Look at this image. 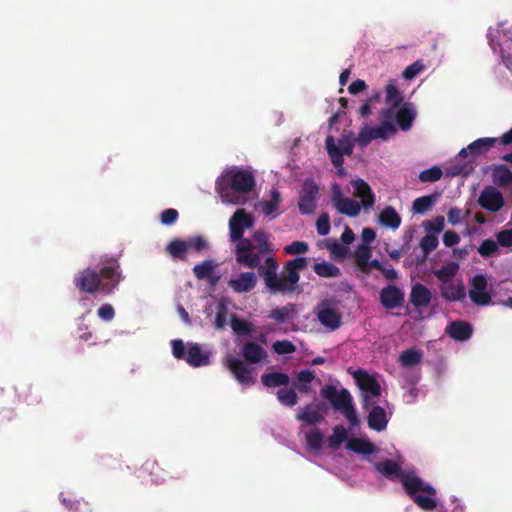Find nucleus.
<instances>
[{
  "instance_id": "f257e3e1",
  "label": "nucleus",
  "mask_w": 512,
  "mask_h": 512,
  "mask_svg": "<svg viewBox=\"0 0 512 512\" xmlns=\"http://www.w3.org/2000/svg\"><path fill=\"white\" fill-rule=\"evenodd\" d=\"M376 470L390 480L399 479L403 485L406 494L422 510L432 511L437 507L435 499L436 489L425 483L419 476L413 472L406 473L402 470L399 463L392 459H386L383 462L375 464Z\"/></svg>"
},
{
  "instance_id": "f03ea898",
  "label": "nucleus",
  "mask_w": 512,
  "mask_h": 512,
  "mask_svg": "<svg viewBox=\"0 0 512 512\" xmlns=\"http://www.w3.org/2000/svg\"><path fill=\"white\" fill-rule=\"evenodd\" d=\"M99 271L86 268L73 277V284L82 293L111 295L123 279L120 263L114 257L101 258Z\"/></svg>"
},
{
  "instance_id": "7ed1b4c3",
  "label": "nucleus",
  "mask_w": 512,
  "mask_h": 512,
  "mask_svg": "<svg viewBox=\"0 0 512 512\" xmlns=\"http://www.w3.org/2000/svg\"><path fill=\"white\" fill-rule=\"evenodd\" d=\"M308 264L306 257H297L289 260L284 265L285 274L279 276L277 271L279 264L275 256H269L263 267H259V275L263 278L266 287L271 293H291L297 288L300 279V271Z\"/></svg>"
},
{
  "instance_id": "20e7f679",
  "label": "nucleus",
  "mask_w": 512,
  "mask_h": 512,
  "mask_svg": "<svg viewBox=\"0 0 512 512\" xmlns=\"http://www.w3.org/2000/svg\"><path fill=\"white\" fill-rule=\"evenodd\" d=\"M254 218L244 209H237L229 220L230 239L235 242L236 262H248L246 253L250 248V239L243 237L246 229L252 228Z\"/></svg>"
},
{
  "instance_id": "39448f33",
  "label": "nucleus",
  "mask_w": 512,
  "mask_h": 512,
  "mask_svg": "<svg viewBox=\"0 0 512 512\" xmlns=\"http://www.w3.org/2000/svg\"><path fill=\"white\" fill-rule=\"evenodd\" d=\"M416 117V106L406 101L397 108H383L378 115V126L364 124L362 128H411Z\"/></svg>"
},
{
  "instance_id": "423d86ee",
  "label": "nucleus",
  "mask_w": 512,
  "mask_h": 512,
  "mask_svg": "<svg viewBox=\"0 0 512 512\" xmlns=\"http://www.w3.org/2000/svg\"><path fill=\"white\" fill-rule=\"evenodd\" d=\"M320 395L327 399L335 410L343 413L352 426L359 424L352 396L347 389L342 388L341 390H337L333 385H325L320 390Z\"/></svg>"
},
{
  "instance_id": "0eeeda50",
  "label": "nucleus",
  "mask_w": 512,
  "mask_h": 512,
  "mask_svg": "<svg viewBox=\"0 0 512 512\" xmlns=\"http://www.w3.org/2000/svg\"><path fill=\"white\" fill-rule=\"evenodd\" d=\"M252 237L256 244L250 240V248L244 253L248 258V262L237 263L250 269H257L259 272V267H263L266 258L274 256L273 248L272 243L269 241V236L265 231L257 230L253 233Z\"/></svg>"
},
{
  "instance_id": "6e6552de",
  "label": "nucleus",
  "mask_w": 512,
  "mask_h": 512,
  "mask_svg": "<svg viewBox=\"0 0 512 512\" xmlns=\"http://www.w3.org/2000/svg\"><path fill=\"white\" fill-rule=\"evenodd\" d=\"M224 178L229 182V186L219 184V192L223 198H229L231 191L248 193L255 186L254 176L246 170L233 169L227 172ZM227 200L232 201L231 199Z\"/></svg>"
},
{
  "instance_id": "1a4fd4ad",
  "label": "nucleus",
  "mask_w": 512,
  "mask_h": 512,
  "mask_svg": "<svg viewBox=\"0 0 512 512\" xmlns=\"http://www.w3.org/2000/svg\"><path fill=\"white\" fill-rule=\"evenodd\" d=\"M325 147L332 164L339 168V174H342L344 156H350L353 153L354 139L347 135H342L340 138L329 135L325 140Z\"/></svg>"
},
{
  "instance_id": "9d476101",
  "label": "nucleus",
  "mask_w": 512,
  "mask_h": 512,
  "mask_svg": "<svg viewBox=\"0 0 512 512\" xmlns=\"http://www.w3.org/2000/svg\"><path fill=\"white\" fill-rule=\"evenodd\" d=\"M339 303L340 301L334 297L323 299L318 303L316 308L317 319L325 328L336 330L341 326V313L334 308Z\"/></svg>"
},
{
  "instance_id": "9b49d317",
  "label": "nucleus",
  "mask_w": 512,
  "mask_h": 512,
  "mask_svg": "<svg viewBox=\"0 0 512 512\" xmlns=\"http://www.w3.org/2000/svg\"><path fill=\"white\" fill-rule=\"evenodd\" d=\"M353 376L357 385L364 393L363 406L367 408V406L371 404L370 397L374 398L380 396L381 387L378 381L364 370H357Z\"/></svg>"
},
{
  "instance_id": "f8f14e48",
  "label": "nucleus",
  "mask_w": 512,
  "mask_h": 512,
  "mask_svg": "<svg viewBox=\"0 0 512 512\" xmlns=\"http://www.w3.org/2000/svg\"><path fill=\"white\" fill-rule=\"evenodd\" d=\"M139 473V477L150 475L151 481L154 483L163 482L166 476L179 479L183 475V471L176 470L174 467H171V471H165L159 466L158 462L153 459L146 460L142 464Z\"/></svg>"
},
{
  "instance_id": "ddd939ff",
  "label": "nucleus",
  "mask_w": 512,
  "mask_h": 512,
  "mask_svg": "<svg viewBox=\"0 0 512 512\" xmlns=\"http://www.w3.org/2000/svg\"><path fill=\"white\" fill-rule=\"evenodd\" d=\"M318 192L319 188L313 180H306L304 182L298 202V208L302 215H310L314 213Z\"/></svg>"
},
{
  "instance_id": "4468645a",
  "label": "nucleus",
  "mask_w": 512,
  "mask_h": 512,
  "mask_svg": "<svg viewBox=\"0 0 512 512\" xmlns=\"http://www.w3.org/2000/svg\"><path fill=\"white\" fill-rule=\"evenodd\" d=\"M488 280L485 275L478 274L470 279L469 297L476 305H489L491 295L487 292Z\"/></svg>"
},
{
  "instance_id": "2eb2a0df",
  "label": "nucleus",
  "mask_w": 512,
  "mask_h": 512,
  "mask_svg": "<svg viewBox=\"0 0 512 512\" xmlns=\"http://www.w3.org/2000/svg\"><path fill=\"white\" fill-rule=\"evenodd\" d=\"M478 204L485 210L495 213L505 204L502 193L494 186H486L480 192Z\"/></svg>"
},
{
  "instance_id": "dca6fc26",
  "label": "nucleus",
  "mask_w": 512,
  "mask_h": 512,
  "mask_svg": "<svg viewBox=\"0 0 512 512\" xmlns=\"http://www.w3.org/2000/svg\"><path fill=\"white\" fill-rule=\"evenodd\" d=\"M503 145H512V130H508L501 138H480L473 143H471L467 149H462L459 152L460 156L465 157L467 154V151L470 152L472 155H478L481 153H484L493 146L496 142H498Z\"/></svg>"
},
{
  "instance_id": "f3484780",
  "label": "nucleus",
  "mask_w": 512,
  "mask_h": 512,
  "mask_svg": "<svg viewBox=\"0 0 512 512\" xmlns=\"http://www.w3.org/2000/svg\"><path fill=\"white\" fill-rule=\"evenodd\" d=\"M226 366L240 384L250 386L255 383L253 369L249 368L241 359L229 356L226 359Z\"/></svg>"
},
{
  "instance_id": "a211bd4d",
  "label": "nucleus",
  "mask_w": 512,
  "mask_h": 512,
  "mask_svg": "<svg viewBox=\"0 0 512 512\" xmlns=\"http://www.w3.org/2000/svg\"><path fill=\"white\" fill-rule=\"evenodd\" d=\"M380 303L385 309H395L404 303L403 291L395 285H388L380 291Z\"/></svg>"
},
{
  "instance_id": "6ab92c4d",
  "label": "nucleus",
  "mask_w": 512,
  "mask_h": 512,
  "mask_svg": "<svg viewBox=\"0 0 512 512\" xmlns=\"http://www.w3.org/2000/svg\"><path fill=\"white\" fill-rule=\"evenodd\" d=\"M257 281V276L254 272H242L237 278L230 279L228 286L235 293H247L256 287Z\"/></svg>"
},
{
  "instance_id": "aec40b11",
  "label": "nucleus",
  "mask_w": 512,
  "mask_h": 512,
  "mask_svg": "<svg viewBox=\"0 0 512 512\" xmlns=\"http://www.w3.org/2000/svg\"><path fill=\"white\" fill-rule=\"evenodd\" d=\"M354 189V196L361 198V206L365 209H370L375 204V194L373 193L369 184L363 179H356L351 181Z\"/></svg>"
},
{
  "instance_id": "412c9836",
  "label": "nucleus",
  "mask_w": 512,
  "mask_h": 512,
  "mask_svg": "<svg viewBox=\"0 0 512 512\" xmlns=\"http://www.w3.org/2000/svg\"><path fill=\"white\" fill-rule=\"evenodd\" d=\"M217 264L213 260H205L193 267V274L198 280H207L210 285L215 286L220 276L215 273Z\"/></svg>"
},
{
  "instance_id": "4be33fe9",
  "label": "nucleus",
  "mask_w": 512,
  "mask_h": 512,
  "mask_svg": "<svg viewBox=\"0 0 512 512\" xmlns=\"http://www.w3.org/2000/svg\"><path fill=\"white\" fill-rule=\"evenodd\" d=\"M324 417L312 404L298 409L296 420L302 422L301 430L305 426H313L323 421Z\"/></svg>"
},
{
  "instance_id": "5701e85b",
  "label": "nucleus",
  "mask_w": 512,
  "mask_h": 512,
  "mask_svg": "<svg viewBox=\"0 0 512 512\" xmlns=\"http://www.w3.org/2000/svg\"><path fill=\"white\" fill-rule=\"evenodd\" d=\"M446 333L456 341H466L473 333V327L466 321H453L446 327Z\"/></svg>"
},
{
  "instance_id": "b1692460",
  "label": "nucleus",
  "mask_w": 512,
  "mask_h": 512,
  "mask_svg": "<svg viewBox=\"0 0 512 512\" xmlns=\"http://www.w3.org/2000/svg\"><path fill=\"white\" fill-rule=\"evenodd\" d=\"M432 299L431 291L423 284L416 283L410 292V302L416 307H427Z\"/></svg>"
},
{
  "instance_id": "393cba45",
  "label": "nucleus",
  "mask_w": 512,
  "mask_h": 512,
  "mask_svg": "<svg viewBox=\"0 0 512 512\" xmlns=\"http://www.w3.org/2000/svg\"><path fill=\"white\" fill-rule=\"evenodd\" d=\"M441 297L446 301H461L466 296L465 286L462 281L457 284L452 282L443 284L439 288Z\"/></svg>"
},
{
  "instance_id": "a878e982",
  "label": "nucleus",
  "mask_w": 512,
  "mask_h": 512,
  "mask_svg": "<svg viewBox=\"0 0 512 512\" xmlns=\"http://www.w3.org/2000/svg\"><path fill=\"white\" fill-rule=\"evenodd\" d=\"M186 362L192 367H200L209 364V355L204 353L198 343L188 345Z\"/></svg>"
},
{
  "instance_id": "bb28decb",
  "label": "nucleus",
  "mask_w": 512,
  "mask_h": 512,
  "mask_svg": "<svg viewBox=\"0 0 512 512\" xmlns=\"http://www.w3.org/2000/svg\"><path fill=\"white\" fill-rule=\"evenodd\" d=\"M242 355L246 362L256 364L267 357V352L261 345L249 341L243 345Z\"/></svg>"
},
{
  "instance_id": "cd10ccee",
  "label": "nucleus",
  "mask_w": 512,
  "mask_h": 512,
  "mask_svg": "<svg viewBox=\"0 0 512 512\" xmlns=\"http://www.w3.org/2000/svg\"><path fill=\"white\" fill-rule=\"evenodd\" d=\"M388 419L386 411L381 406H374L368 415V425L375 431H382L386 428Z\"/></svg>"
},
{
  "instance_id": "c85d7f7f",
  "label": "nucleus",
  "mask_w": 512,
  "mask_h": 512,
  "mask_svg": "<svg viewBox=\"0 0 512 512\" xmlns=\"http://www.w3.org/2000/svg\"><path fill=\"white\" fill-rule=\"evenodd\" d=\"M404 95L398 89L394 80H390L385 86V103L386 108H397L399 105L404 103Z\"/></svg>"
},
{
  "instance_id": "c756f323",
  "label": "nucleus",
  "mask_w": 512,
  "mask_h": 512,
  "mask_svg": "<svg viewBox=\"0 0 512 512\" xmlns=\"http://www.w3.org/2000/svg\"><path fill=\"white\" fill-rule=\"evenodd\" d=\"M398 130H361L358 136L360 146H367L371 140H387L390 135L396 134Z\"/></svg>"
},
{
  "instance_id": "7c9ffc66",
  "label": "nucleus",
  "mask_w": 512,
  "mask_h": 512,
  "mask_svg": "<svg viewBox=\"0 0 512 512\" xmlns=\"http://www.w3.org/2000/svg\"><path fill=\"white\" fill-rule=\"evenodd\" d=\"M281 194L278 189L273 188L270 192V199L261 202V210L265 216H271L275 218L277 214V210L281 203Z\"/></svg>"
},
{
  "instance_id": "2f4dec72",
  "label": "nucleus",
  "mask_w": 512,
  "mask_h": 512,
  "mask_svg": "<svg viewBox=\"0 0 512 512\" xmlns=\"http://www.w3.org/2000/svg\"><path fill=\"white\" fill-rule=\"evenodd\" d=\"M379 222L387 228L397 229L401 224V217L392 206H386L379 214Z\"/></svg>"
},
{
  "instance_id": "473e14b6",
  "label": "nucleus",
  "mask_w": 512,
  "mask_h": 512,
  "mask_svg": "<svg viewBox=\"0 0 512 512\" xmlns=\"http://www.w3.org/2000/svg\"><path fill=\"white\" fill-rule=\"evenodd\" d=\"M491 177L493 183L499 187L512 184V171L506 165L495 166Z\"/></svg>"
},
{
  "instance_id": "72a5a7b5",
  "label": "nucleus",
  "mask_w": 512,
  "mask_h": 512,
  "mask_svg": "<svg viewBox=\"0 0 512 512\" xmlns=\"http://www.w3.org/2000/svg\"><path fill=\"white\" fill-rule=\"evenodd\" d=\"M261 381L268 388L286 386L290 382V377L283 372L265 373L261 376Z\"/></svg>"
},
{
  "instance_id": "f704fd0d",
  "label": "nucleus",
  "mask_w": 512,
  "mask_h": 512,
  "mask_svg": "<svg viewBox=\"0 0 512 512\" xmlns=\"http://www.w3.org/2000/svg\"><path fill=\"white\" fill-rule=\"evenodd\" d=\"M458 270L459 265L456 262H450L446 265H443L440 269L435 270L433 274L440 282H442L443 285L452 282Z\"/></svg>"
},
{
  "instance_id": "c9c22d12",
  "label": "nucleus",
  "mask_w": 512,
  "mask_h": 512,
  "mask_svg": "<svg viewBox=\"0 0 512 512\" xmlns=\"http://www.w3.org/2000/svg\"><path fill=\"white\" fill-rule=\"evenodd\" d=\"M335 208L340 214L356 217L360 214L361 204L354 199L346 197L344 200H340Z\"/></svg>"
},
{
  "instance_id": "e433bc0d",
  "label": "nucleus",
  "mask_w": 512,
  "mask_h": 512,
  "mask_svg": "<svg viewBox=\"0 0 512 512\" xmlns=\"http://www.w3.org/2000/svg\"><path fill=\"white\" fill-rule=\"evenodd\" d=\"M346 448L363 455H369L375 451L374 444L362 438H352L348 441Z\"/></svg>"
},
{
  "instance_id": "4c0bfd02",
  "label": "nucleus",
  "mask_w": 512,
  "mask_h": 512,
  "mask_svg": "<svg viewBox=\"0 0 512 512\" xmlns=\"http://www.w3.org/2000/svg\"><path fill=\"white\" fill-rule=\"evenodd\" d=\"M423 352L415 348L404 350L399 356V363L403 367H413L422 361Z\"/></svg>"
},
{
  "instance_id": "58836bf2",
  "label": "nucleus",
  "mask_w": 512,
  "mask_h": 512,
  "mask_svg": "<svg viewBox=\"0 0 512 512\" xmlns=\"http://www.w3.org/2000/svg\"><path fill=\"white\" fill-rule=\"evenodd\" d=\"M230 326L233 332L239 336H250L254 330L253 324L232 314L230 318Z\"/></svg>"
},
{
  "instance_id": "ea45409f",
  "label": "nucleus",
  "mask_w": 512,
  "mask_h": 512,
  "mask_svg": "<svg viewBox=\"0 0 512 512\" xmlns=\"http://www.w3.org/2000/svg\"><path fill=\"white\" fill-rule=\"evenodd\" d=\"M313 270L318 276L323 278L338 277L341 274L339 267H337L333 263L325 261L315 263L313 266Z\"/></svg>"
},
{
  "instance_id": "a19ab883",
  "label": "nucleus",
  "mask_w": 512,
  "mask_h": 512,
  "mask_svg": "<svg viewBox=\"0 0 512 512\" xmlns=\"http://www.w3.org/2000/svg\"><path fill=\"white\" fill-rule=\"evenodd\" d=\"M17 397L29 405H35L40 402V396L33 393L32 386L27 383H22L16 388Z\"/></svg>"
},
{
  "instance_id": "79ce46f5",
  "label": "nucleus",
  "mask_w": 512,
  "mask_h": 512,
  "mask_svg": "<svg viewBox=\"0 0 512 512\" xmlns=\"http://www.w3.org/2000/svg\"><path fill=\"white\" fill-rule=\"evenodd\" d=\"M372 256V249L367 244H360L355 252V263L361 272H367L365 267Z\"/></svg>"
},
{
  "instance_id": "37998d69",
  "label": "nucleus",
  "mask_w": 512,
  "mask_h": 512,
  "mask_svg": "<svg viewBox=\"0 0 512 512\" xmlns=\"http://www.w3.org/2000/svg\"><path fill=\"white\" fill-rule=\"evenodd\" d=\"M167 252L173 258L180 260L186 259L187 245L186 242L179 239H174L166 247Z\"/></svg>"
},
{
  "instance_id": "c03bdc74",
  "label": "nucleus",
  "mask_w": 512,
  "mask_h": 512,
  "mask_svg": "<svg viewBox=\"0 0 512 512\" xmlns=\"http://www.w3.org/2000/svg\"><path fill=\"white\" fill-rule=\"evenodd\" d=\"M435 201V195H426L418 197L413 202L412 210L414 213L424 214L431 209Z\"/></svg>"
},
{
  "instance_id": "a18cd8bd",
  "label": "nucleus",
  "mask_w": 512,
  "mask_h": 512,
  "mask_svg": "<svg viewBox=\"0 0 512 512\" xmlns=\"http://www.w3.org/2000/svg\"><path fill=\"white\" fill-rule=\"evenodd\" d=\"M347 438V430L342 425L333 428L332 435L328 438V445L332 449H338Z\"/></svg>"
},
{
  "instance_id": "49530a36",
  "label": "nucleus",
  "mask_w": 512,
  "mask_h": 512,
  "mask_svg": "<svg viewBox=\"0 0 512 512\" xmlns=\"http://www.w3.org/2000/svg\"><path fill=\"white\" fill-rule=\"evenodd\" d=\"M278 401L288 407H293L298 403V395L294 389H279L276 393Z\"/></svg>"
},
{
  "instance_id": "de8ad7c7",
  "label": "nucleus",
  "mask_w": 512,
  "mask_h": 512,
  "mask_svg": "<svg viewBox=\"0 0 512 512\" xmlns=\"http://www.w3.org/2000/svg\"><path fill=\"white\" fill-rule=\"evenodd\" d=\"M61 503L73 512H92L90 505L85 501L72 500L70 498L64 497L61 494L60 497Z\"/></svg>"
},
{
  "instance_id": "09e8293b",
  "label": "nucleus",
  "mask_w": 512,
  "mask_h": 512,
  "mask_svg": "<svg viewBox=\"0 0 512 512\" xmlns=\"http://www.w3.org/2000/svg\"><path fill=\"white\" fill-rule=\"evenodd\" d=\"M306 443L309 449L314 451H319L323 446V434L319 429H314L306 433L305 435Z\"/></svg>"
},
{
  "instance_id": "8fccbe9b",
  "label": "nucleus",
  "mask_w": 512,
  "mask_h": 512,
  "mask_svg": "<svg viewBox=\"0 0 512 512\" xmlns=\"http://www.w3.org/2000/svg\"><path fill=\"white\" fill-rule=\"evenodd\" d=\"M293 308L294 306L292 304L275 308L271 311L269 317L278 323H284L290 318V314L293 312Z\"/></svg>"
},
{
  "instance_id": "3c124183",
  "label": "nucleus",
  "mask_w": 512,
  "mask_h": 512,
  "mask_svg": "<svg viewBox=\"0 0 512 512\" xmlns=\"http://www.w3.org/2000/svg\"><path fill=\"white\" fill-rule=\"evenodd\" d=\"M442 170L437 167L433 166L429 169L423 170L419 174V180L421 182L427 183V182H436L442 177Z\"/></svg>"
},
{
  "instance_id": "603ef678",
  "label": "nucleus",
  "mask_w": 512,
  "mask_h": 512,
  "mask_svg": "<svg viewBox=\"0 0 512 512\" xmlns=\"http://www.w3.org/2000/svg\"><path fill=\"white\" fill-rule=\"evenodd\" d=\"M185 242L187 245V251L193 250L196 252H202L208 249V242L203 236L190 237Z\"/></svg>"
},
{
  "instance_id": "864d4df0",
  "label": "nucleus",
  "mask_w": 512,
  "mask_h": 512,
  "mask_svg": "<svg viewBox=\"0 0 512 512\" xmlns=\"http://www.w3.org/2000/svg\"><path fill=\"white\" fill-rule=\"evenodd\" d=\"M340 103V109L329 118V128H332L333 126L337 124H342L341 121L342 118L346 117V109L348 107V100L344 97H341L339 99Z\"/></svg>"
},
{
  "instance_id": "5fc2aeb1",
  "label": "nucleus",
  "mask_w": 512,
  "mask_h": 512,
  "mask_svg": "<svg viewBox=\"0 0 512 512\" xmlns=\"http://www.w3.org/2000/svg\"><path fill=\"white\" fill-rule=\"evenodd\" d=\"M227 316H228V308L225 304L220 303L217 306V311L215 315V321H214V327L217 330H222L227 322Z\"/></svg>"
},
{
  "instance_id": "6e6d98bb",
  "label": "nucleus",
  "mask_w": 512,
  "mask_h": 512,
  "mask_svg": "<svg viewBox=\"0 0 512 512\" xmlns=\"http://www.w3.org/2000/svg\"><path fill=\"white\" fill-rule=\"evenodd\" d=\"M498 250V242H495L492 239L484 240L481 245L478 247V253L482 257H490Z\"/></svg>"
},
{
  "instance_id": "4d7b16f0",
  "label": "nucleus",
  "mask_w": 512,
  "mask_h": 512,
  "mask_svg": "<svg viewBox=\"0 0 512 512\" xmlns=\"http://www.w3.org/2000/svg\"><path fill=\"white\" fill-rule=\"evenodd\" d=\"M272 348L278 355L292 354L296 351V346L288 340L276 341Z\"/></svg>"
},
{
  "instance_id": "13d9d810",
  "label": "nucleus",
  "mask_w": 512,
  "mask_h": 512,
  "mask_svg": "<svg viewBox=\"0 0 512 512\" xmlns=\"http://www.w3.org/2000/svg\"><path fill=\"white\" fill-rule=\"evenodd\" d=\"M445 219L443 216H436L432 220L423 222V227L427 232L439 233L443 230Z\"/></svg>"
},
{
  "instance_id": "bf43d9fd",
  "label": "nucleus",
  "mask_w": 512,
  "mask_h": 512,
  "mask_svg": "<svg viewBox=\"0 0 512 512\" xmlns=\"http://www.w3.org/2000/svg\"><path fill=\"white\" fill-rule=\"evenodd\" d=\"M439 244L438 238L435 235H425L420 240V247L425 254L435 250Z\"/></svg>"
},
{
  "instance_id": "052dcab7",
  "label": "nucleus",
  "mask_w": 512,
  "mask_h": 512,
  "mask_svg": "<svg viewBox=\"0 0 512 512\" xmlns=\"http://www.w3.org/2000/svg\"><path fill=\"white\" fill-rule=\"evenodd\" d=\"M424 68L425 65L421 61H416L404 69L402 76L404 79L411 80L422 72Z\"/></svg>"
},
{
  "instance_id": "680f3d73",
  "label": "nucleus",
  "mask_w": 512,
  "mask_h": 512,
  "mask_svg": "<svg viewBox=\"0 0 512 512\" xmlns=\"http://www.w3.org/2000/svg\"><path fill=\"white\" fill-rule=\"evenodd\" d=\"M317 233L325 236L330 231V217L327 213H322L316 221Z\"/></svg>"
},
{
  "instance_id": "e2e57ef3",
  "label": "nucleus",
  "mask_w": 512,
  "mask_h": 512,
  "mask_svg": "<svg viewBox=\"0 0 512 512\" xmlns=\"http://www.w3.org/2000/svg\"><path fill=\"white\" fill-rule=\"evenodd\" d=\"M308 244L303 241H294L291 244L287 245L284 250L287 254L295 255V254H303L308 251Z\"/></svg>"
},
{
  "instance_id": "0e129e2a",
  "label": "nucleus",
  "mask_w": 512,
  "mask_h": 512,
  "mask_svg": "<svg viewBox=\"0 0 512 512\" xmlns=\"http://www.w3.org/2000/svg\"><path fill=\"white\" fill-rule=\"evenodd\" d=\"M97 315L104 321H112L115 317V310L111 304H103L98 310Z\"/></svg>"
},
{
  "instance_id": "69168bd1",
  "label": "nucleus",
  "mask_w": 512,
  "mask_h": 512,
  "mask_svg": "<svg viewBox=\"0 0 512 512\" xmlns=\"http://www.w3.org/2000/svg\"><path fill=\"white\" fill-rule=\"evenodd\" d=\"M179 213L176 209L168 208L161 213V223L164 225H172L178 219Z\"/></svg>"
},
{
  "instance_id": "338daca9",
  "label": "nucleus",
  "mask_w": 512,
  "mask_h": 512,
  "mask_svg": "<svg viewBox=\"0 0 512 512\" xmlns=\"http://www.w3.org/2000/svg\"><path fill=\"white\" fill-rule=\"evenodd\" d=\"M498 245L502 247H512V229L502 230L497 233Z\"/></svg>"
},
{
  "instance_id": "774afa93",
  "label": "nucleus",
  "mask_w": 512,
  "mask_h": 512,
  "mask_svg": "<svg viewBox=\"0 0 512 512\" xmlns=\"http://www.w3.org/2000/svg\"><path fill=\"white\" fill-rule=\"evenodd\" d=\"M327 248L332 254L338 257H344L348 252V248L344 244H341L337 241L328 243Z\"/></svg>"
}]
</instances>
